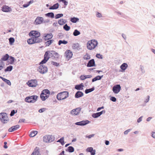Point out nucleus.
<instances>
[{"instance_id": "1", "label": "nucleus", "mask_w": 155, "mask_h": 155, "mask_svg": "<svg viewBox=\"0 0 155 155\" xmlns=\"http://www.w3.org/2000/svg\"><path fill=\"white\" fill-rule=\"evenodd\" d=\"M55 51H47L45 52L44 55V58L40 63L39 64H43L46 63L50 58V56L54 57Z\"/></svg>"}, {"instance_id": "2", "label": "nucleus", "mask_w": 155, "mask_h": 155, "mask_svg": "<svg viewBox=\"0 0 155 155\" xmlns=\"http://www.w3.org/2000/svg\"><path fill=\"white\" fill-rule=\"evenodd\" d=\"M98 44V42L97 40H91L89 41L87 44V48L90 50H92L94 49Z\"/></svg>"}, {"instance_id": "3", "label": "nucleus", "mask_w": 155, "mask_h": 155, "mask_svg": "<svg viewBox=\"0 0 155 155\" xmlns=\"http://www.w3.org/2000/svg\"><path fill=\"white\" fill-rule=\"evenodd\" d=\"M68 92L67 91H63L58 94L57 97L58 100H64L68 97Z\"/></svg>"}, {"instance_id": "4", "label": "nucleus", "mask_w": 155, "mask_h": 155, "mask_svg": "<svg viewBox=\"0 0 155 155\" xmlns=\"http://www.w3.org/2000/svg\"><path fill=\"white\" fill-rule=\"evenodd\" d=\"M0 120L4 124H6L8 121L9 120L7 114L5 113H0Z\"/></svg>"}, {"instance_id": "5", "label": "nucleus", "mask_w": 155, "mask_h": 155, "mask_svg": "<svg viewBox=\"0 0 155 155\" xmlns=\"http://www.w3.org/2000/svg\"><path fill=\"white\" fill-rule=\"evenodd\" d=\"M9 58V56L8 54H6L3 56L0 60V70H1L3 68L4 64L2 61H7Z\"/></svg>"}, {"instance_id": "6", "label": "nucleus", "mask_w": 155, "mask_h": 155, "mask_svg": "<svg viewBox=\"0 0 155 155\" xmlns=\"http://www.w3.org/2000/svg\"><path fill=\"white\" fill-rule=\"evenodd\" d=\"M27 84L30 87H35L38 85L37 81L36 79H32L28 81Z\"/></svg>"}, {"instance_id": "7", "label": "nucleus", "mask_w": 155, "mask_h": 155, "mask_svg": "<svg viewBox=\"0 0 155 155\" xmlns=\"http://www.w3.org/2000/svg\"><path fill=\"white\" fill-rule=\"evenodd\" d=\"M38 70L40 73L44 74L47 72L48 68L44 65H41L39 66Z\"/></svg>"}, {"instance_id": "8", "label": "nucleus", "mask_w": 155, "mask_h": 155, "mask_svg": "<svg viewBox=\"0 0 155 155\" xmlns=\"http://www.w3.org/2000/svg\"><path fill=\"white\" fill-rule=\"evenodd\" d=\"M81 110V108L80 107L74 109L71 111L70 114L74 116L78 115L80 113Z\"/></svg>"}, {"instance_id": "9", "label": "nucleus", "mask_w": 155, "mask_h": 155, "mask_svg": "<svg viewBox=\"0 0 155 155\" xmlns=\"http://www.w3.org/2000/svg\"><path fill=\"white\" fill-rule=\"evenodd\" d=\"M121 87L120 84L114 85L112 87V91L115 94H118L121 90Z\"/></svg>"}, {"instance_id": "10", "label": "nucleus", "mask_w": 155, "mask_h": 155, "mask_svg": "<svg viewBox=\"0 0 155 155\" xmlns=\"http://www.w3.org/2000/svg\"><path fill=\"white\" fill-rule=\"evenodd\" d=\"M90 122L87 120H82L81 121L77 122L75 123V124L77 125L83 126L88 124Z\"/></svg>"}, {"instance_id": "11", "label": "nucleus", "mask_w": 155, "mask_h": 155, "mask_svg": "<svg viewBox=\"0 0 155 155\" xmlns=\"http://www.w3.org/2000/svg\"><path fill=\"white\" fill-rule=\"evenodd\" d=\"M30 36H31L32 37H39L40 36V33L38 31H32L29 33Z\"/></svg>"}, {"instance_id": "12", "label": "nucleus", "mask_w": 155, "mask_h": 155, "mask_svg": "<svg viewBox=\"0 0 155 155\" xmlns=\"http://www.w3.org/2000/svg\"><path fill=\"white\" fill-rule=\"evenodd\" d=\"M2 10L3 12H10L12 11V9L11 8L6 5H4L2 7Z\"/></svg>"}, {"instance_id": "13", "label": "nucleus", "mask_w": 155, "mask_h": 155, "mask_svg": "<svg viewBox=\"0 0 155 155\" xmlns=\"http://www.w3.org/2000/svg\"><path fill=\"white\" fill-rule=\"evenodd\" d=\"M44 21L43 18L42 17H38L35 21V23L36 25L40 24Z\"/></svg>"}, {"instance_id": "14", "label": "nucleus", "mask_w": 155, "mask_h": 155, "mask_svg": "<svg viewBox=\"0 0 155 155\" xmlns=\"http://www.w3.org/2000/svg\"><path fill=\"white\" fill-rule=\"evenodd\" d=\"M95 66L96 65L95 64V61L94 59H93L89 60L87 65V66L88 67Z\"/></svg>"}, {"instance_id": "15", "label": "nucleus", "mask_w": 155, "mask_h": 155, "mask_svg": "<svg viewBox=\"0 0 155 155\" xmlns=\"http://www.w3.org/2000/svg\"><path fill=\"white\" fill-rule=\"evenodd\" d=\"M44 35V36L43 37V38L45 41L49 40L53 37V35L51 33L45 34Z\"/></svg>"}, {"instance_id": "16", "label": "nucleus", "mask_w": 155, "mask_h": 155, "mask_svg": "<svg viewBox=\"0 0 155 155\" xmlns=\"http://www.w3.org/2000/svg\"><path fill=\"white\" fill-rule=\"evenodd\" d=\"M20 126L19 125H17L14 126L8 129V131L9 132H12L17 130L19 128Z\"/></svg>"}, {"instance_id": "17", "label": "nucleus", "mask_w": 155, "mask_h": 155, "mask_svg": "<svg viewBox=\"0 0 155 155\" xmlns=\"http://www.w3.org/2000/svg\"><path fill=\"white\" fill-rule=\"evenodd\" d=\"M65 55L67 58H70L72 57L73 54L70 50H67L65 53Z\"/></svg>"}, {"instance_id": "18", "label": "nucleus", "mask_w": 155, "mask_h": 155, "mask_svg": "<svg viewBox=\"0 0 155 155\" xmlns=\"http://www.w3.org/2000/svg\"><path fill=\"white\" fill-rule=\"evenodd\" d=\"M83 95L84 94L82 92L78 91L76 93L74 96L75 98H78L82 97Z\"/></svg>"}, {"instance_id": "19", "label": "nucleus", "mask_w": 155, "mask_h": 155, "mask_svg": "<svg viewBox=\"0 0 155 155\" xmlns=\"http://www.w3.org/2000/svg\"><path fill=\"white\" fill-rule=\"evenodd\" d=\"M84 87L83 83H81L79 84L76 85L75 86V89L78 90H83Z\"/></svg>"}, {"instance_id": "20", "label": "nucleus", "mask_w": 155, "mask_h": 155, "mask_svg": "<svg viewBox=\"0 0 155 155\" xmlns=\"http://www.w3.org/2000/svg\"><path fill=\"white\" fill-rule=\"evenodd\" d=\"M92 77V76L90 75H81L80 77V78L81 80H83L86 78H90Z\"/></svg>"}, {"instance_id": "21", "label": "nucleus", "mask_w": 155, "mask_h": 155, "mask_svg": "<svg viewBox=\"0 0 155 155\" xmlns=\"http://www.w3.org/2000/svg\"><path fill=\"white\" fill-rule=\"evenodd\" d=\"M59 6V4L58 3H57L54 4L53 6H52L49 8V9L50 10H54V9H58Z\"/></svg>"}, {"instance_id": "22", "label": "nucleus", "mask_w": 155, "mask_h": 155, "mask_svg": "<svg viewBox=\"0 0 155 155\" xmlns=\"http://www.w3.org/2000/svg\"><path fill=\"white\" fill-rule=\"evenodd\" d=\"M25 101L27 102L31 103H34L35 101L32 100L31 96L26 97L25 99Z\"/></svg>"}, {"instance_id": "23", "label": "nucleus", "mask_w": 155, "mask_h": 155, "mask_svg": "<svg viewBox=\"0 0 155 155\" xmlns=\"http://www.w3.org/2000/svg\"><path fill=\"white\" fill-rule=\"evenodd\" d=\"M79 44L78 43H74L73 44L72 48L75 50H79Z\"/></svg>"}, {"instance_id": "24", "label": "nucleus", "mask_w": 155, "mask_h": 155, "mask_svg": "<svg viewBox=\"0 0 155 155\" xmlns=\"http://www.w3.org/2000/svg\"><path fill=\"white\" fill-rule=\"evenodd\" d=\"M47 136L48 137L49 143L52 142L54 140L55 137L54 136L52 135H47Z\"/></svg>"}, {"instance_id": "25", "label": "nucleus", "mask_w": 155, "mask_h": 155, "mask_svg": "<svg viewBox=\"0 0 155 155\" xmlns=\"http://www.w3.org/2000/svg\"><path fill=\"white\" fill-rule=\"evenodd\" d=\"M103 76V75H102L101 76L99 75L97 76L92 79V82H94L97 80H100L102 78Z\"/></svg>"}, {"instance_id": "26", "label": "nucleus", "mask_w": 155, "mask_h": 155, "mask_svg": "<svg viewBox=\"0 0 155 155\" xmlns=\"http://www.w3.org/2000/svg\"><path fill=\"white\" fill-rule=\"evenodd\" d=\"M128 67V65L126 63H123L120 67V68L123 71H125Z\"/></svg>"}, {"instance_id": "27", "label": "nucleus", "mask_w": 155, "mask_h": 155, "mask_svg": "<svg viewBox=\"0 0 155 155\" xmlns=\"http://www.w3.org/2000/svg\"><path fill=\"white\" fill-rule=\"evenodd\" d=\"M54 41V40H48L47 41L45 42V46H48L50 45Z\"/></svg>"}, {"instance_id": "28", "label": "nucleus", "mask_w": 155, "mask_h": 155, "mask_svg": "<svg viewBox=\"0 0 155 155\" xmlns=\"http://www.w3.org/2000/svg\"><path fill=\"white\" fill-rule=\"evenodd\" d=\"M45 16L50 17L51 18H53L54 17V14L52 12H48L45 14Z\"/></svg>"}, {"instance_id": "29", "label": "nucleus", "mask_w": 155, "mask_h": 155, "mask_svg": "<svg viewBox=\"0 0 155 155\" xmlns=\"http://www.w3.org/2000/svg\"><path fill=\"white\" fill-rule=\"evenodd\" d=\"M44 94H42V93H41L40 95V98L42 101L45 100L49 97V95H45L44 96Z\"/></svg>"}, {"instance_id": "30", "label": "nucleus", "mask_w": 155, "mask_h": 155, "mask_svg": "<svg viewBox=\"0 0 155 155\" xmlns=\"http://www.w3.org/2000/svg\"><path fill=\"white\" fill-rule=\"evenodd\" d=\"M42 94H44V95H49L50 94V91L48 89H45L42 91L41 92Z\"/></svg>"}, {"instance_id": "31", "label": "nucleus", "mask_w": 155, "mask_h": 155, "mask_svg": "<svg viewBox=\"0 0 155 155\" xmlns=\"http://www.w3.org/2000/svg\"><path fill=\"white\" fill-rule=\"evenodd\" d=\"M34 41V43H38L41 42L42 39H40L38 38V37H33Z\"/></svg>"}, {"instance_id": "32", "label": "nucleus", "mask_w": 155, "mask_h": 155, "mask_svg": "<svg viewBox=\"0 0 155 155\" xmlns=\"http://www.w3.org/2000/svg\"><path fill=\"white\" fill-rule=\"evenodd\" d=\"M94 87H93L91 88L87 89L85 91V93L86 94H88L94 91Z\"/></svg>"}, {"instance_id": "33", "label": "nucleus", "mask_w": 155, "mask_h": 155, "mask_svg": "<svg viewBox=\"0 0 155 155\" xmlns=\"http://www.w3.org/2000/svg\"><path fill=\"white\" fill-rule=\"evenodd\" d=\"M66 151L70 153H72L74 151V148L72 146H69L68 147L66 150Z\"/></svg>"}, {"instance_id": "34", "label": "nucleus", "mask_w": 155, "mask_h": 155, "mask_svg": "<svg viewBox=\"0 0 155 155\" xmlns=\"http://www.w3.org/2000/svg\"><path fill=\"white\" fill-rule=\"evenodd\" d=\"M79 20L78 18L75 17L71 18L70 19V21L74 23H76Z\"/></svg>"}, {"instance_id": "35", "label": "nucleus", "mask_w": 155, "mask_h": 155, "mask_svg": "<svg viewBox=\"0 0 155 155\" xmlns=\"http://www.w3.org/2000/svg\"><path fill=\"white\" fill-rule=\"evenodd\" d=\"M37 131H32L29 134V136L31 137H34L37 134Z\"/></svg>"}, {"instance_id": "36", "label": "nucleus", "mask_w": 155, "mask_h": 155, "mask_svg": "<svg viewBox=\"0 0 155 155\" xmlns=\"http://www.w3.org/2000/svg\"><path fill=\"white\" fill-rule=\"evenodd\" d=\"M80 32L76 29H75L73 32V35L75 36H77L80 35Z\"/></svg>"}, {"instance_id": "37", "label": "nucleus", "mask_w": 155, "mask_h": 155, "mask_svg": "<svg viewBox=\"0 0 155 155\" xmlns=\"http://www.w3.org/2000/svg\"><path fill=\"white\" fill-rule=\"evenodd\" d=\"M68 41L65 40H60L58 42V45H60L61 44H63L64 45H66L68 43Z\"/></svg>"}, {"instance_id": "38", "label": "nucleus", "mask_w": 155, "mask_h": 155, "mask_svg": "<svg viewBox=\"0 0 155 155\" xmlns=\"http://www.w3.org/2000/svg\"><path fill=\"white\" fill-rule=\"evenodd\" d=\"M13 68L12 66L11 65L7 67V68L5 69V72L7 71H11Z\"/></svg>"}, {"instance_id": "39", "label": "nucleus", "mask_w": 155, "mask_h": 155, "mask_svg": "<svg viewBox=\"0 0 155 155\" xmlns=\"http://www.w3.org/2000/svg\"><path fill=\"white\" fill-rule=\"evenodd\" d=\"M57 142H60L62 145H64V137H62L61 138L57 141Z\"/></svg>"}, {"instance_id": "40", "label": "nucleus", "mask_w": 155, "mask_h": 155, "mask_svg": "<svg viewBox=\"0 0 155 155\" xmlns=\"http://www.w3.org/2000/svg\"><path fill=\"white\" fill-rule=\"evenodd\" d=\"M28 43L30 45H31L34 44V41L33 38L32 37V38H30L27 40Z\"/></svg>"}, {"instance_id": "41", "label": "nucleus", "mask_w": 155, "mask_h": 155, "mask_svg": "<svg viewBox=\"0 0 155 155\" xmlns=\"http://www.w3.org/2000/svg\"><path fill=\"white\" fill-rule=\"evenodd\" d=\"M9 44L12 45L14 42L15 40L13 38L11 37L9 39Z\"/></svg>"}, {"instance_id": "42", "label": "nucleus", "mask_w": 155, "mask_h": 155, "mask_svg": "<svg viewBox=\"0 0 155 155\" xmlns=\"http://www.w3.org/2000/svg\"><path fill=\"white\" fill-rule=\"evenodd\" d=\"M91 57L90 55L87 53H86V54L83 57V59L86 60H88Z\"/></svg>"}, {"instance_id": "43", "label": "nucleus", "mask_w": 155, "mask_h": 155, "mask_svg": "<svg viewBox=\"0 0 155 155\" xmlns=\"http://www.w3.org/2000/svg\"><path fill=\"white\" fill-rule=\"evenodd\" d=\"M63 28L65 30L68 31L70 29V27L67 24H66L64 26Z\"/></svg>"}, {"instance_id": "44", "label": "nucleus", "mask_w": 155, "mask_h": 155, "mask_svg": "<svg viewBox=\"0 0 155 155\" xmlns=\"http://www.w3.org/2000/svg\"><path fill=\"white\" fill-rule=\"evenodd\" d=\"M2 80L6 83L8 85H11V83L10 81L8 80L7 79L5 78H2Z\"/></svg>"}, {"instance_id": "45", "label": "nucleus", "mask_w": 155, "mask_h": 155, "mask_svg": "<svg viewBox=\"0 0 155 155\" xmlns=\"http://www.w3.org/2000/svg\"><path fill=\"white\" fill-rule=\"evenodd\" d=\"M58 1L59 2H62L63 3L65 6L64 8H65L66 6L68 5V2L65 0H58Z\"/></svg>"}, {"instance_id": "46", "label": "nucleus", "mask_w": 155, "mask_h": 155, "mask_svg": "<svg viewBox=\"0 0 155 155\" xmlns=\"http://www.w3.org/2000/svg\"><path fill=\"white\" fill-rule=\"evenodd\" d=\"M92 116L94 118H97L98 117L100 116L98 112H97L96 113H93L92 114Z\"/></svg>"}, {"instance_id": "47", "label": "nucleus", "mask_w": 155, "mask_h": 155, "mask_svg": "<svg viewBox=\"0 0 155 155\" xmlns=\"http://www.w3.org/2000/svg\"><path fill=\"white\" fill-rule=\"evenodd\" d=\"M31 155H40L39 151L38 150H35L31 154Z\"/></svg>"}, {"instance_id": "48", "label": "nucleus", "mask_w": 155, "mask_h": 155, "mask_svg": "<svg viewBox=\"0 0 155 155\" xmlns=\"http://www.w3.org/2000/svg\"><path fill=\"white\" fill-rule=\"evenodd\" d=\"M48 139V137L47 136V135L44 136L43 137V141L45 142H49Z\"/></svg>"}, {"instance_id": "49", "label": "nucleus", "mask_w": 155, "mask_h": 155, "mask_svg": "<svg viewBox=\"0 0 155 155\" xmlns=\"http://www.w3.org/2000/svg\"><path fill=\"white\" fill-rule=\"evenodd\" d=\"M63 16V14H58L57 15H56L55 16V18L58 19L61 17H62Z\"/></svg>"}, {"instance_id": "50", "label": "nucleus", "mask_w": 155, "mask_h": 155, "mask_svg": "<svg viewBox=\"0 0 155 155\" xmlns=\"http://www.w3.org/2000/svg\"><path fill=\"white\" fill-rule=\"evenodd\" d=\"M31 97L32 99V100L35 101L34 103L37 101V99L38 97L36 95H32L31 96Z\"/></svg>"}, {"instance_id": "51", "label": "nucleus", "mask_w": 155, "mask_h": 155, "mask_svg": "<svg viewBox=\"0 0 155 155\" xmlns=\"http://www.w3.org/2000/svg\"><path fill=\"white\" fill-rule=\"evenodd\" d=\"M15 59L14 57L11 56L10 57V58L9 60L10 61V64H12L15 61Z\"/></svg>"}, {"instance_id": "52", "label": "nucleus", "mask_w": 155, "mask_h": 155, "mask_svg": "<svg viewBox=\"0 0 155 155\" xmlns=\"http://www.w3.org/2000/svg\"><path fill=\"white\" fill-rule=\"evenodd\" d=\"M58 23L60 25H63L65 23L63 19L59 20L58 21Z\"/></svg>"}, {"instance_id": "53", "label": "nucleus", "mask_w": 155, "mask_h": 155, "mask_svg": "<svg viewBox=\"0 0 155 155\" xmlns=\"http://www.w3.org/2000/svg\"><path fill=\"white\" fill-rule=\"evenodd\" d=\"M47 110V109L46 108H42L41 109H40L39 110L38 112L39 113H42L44 112L45 111V110Z\"/></svg>"}, {"instance_id": "54", "label": "nucleus", "mask_w": 155, "mask_h": 155, "mask_svg": "<svg viewBox=\"0 0 155 155\" xmlns=\"http://www.w3.org/2000/svg\"><path fill=\"white\" fill-rule=\"evenodd\" d=\"M96 56L98 58H100L101 59H102L103 58L102 55L100 54H96Z\"/></svg>"}, {"instance_id": "55", "label": "nucleus", "mask_w": 155, "mask_h": 155, "mask_svg": "<svg viewBox=\"0 0 155 155\" xmlns=\"http://www.w3.org/2000/svg\"><path fill=\"white\" fill-rule=\"evenodd\" d=\"M59 57L58 54L55 51L54 57L55 58H58Z\"/></svg>"}, {"instance_id": "56", "label": "nucleus", "mask_w": 155, "mask_h": 155, "mask_svg": "<svg viewBox=\"0 0 155 155\" xmlns=\"http://www.w3.org/2000/svg\"><path fill=\"white\" fill-rule=\"evenodd\" d=\"M51 64L53 65L56 66H58L59 65V63H58L57 62L54 61H52L51 62Z\"/></svg>"}, {"instance_id": "57", "label": "nucleus", "mask_w": 155, "mask_h": 155, "mask_svg": "<svg viewBox=\"0 0 155 155\" xmlns=\"http://www.w3.org/2000/svg\"><path fill=\"white\" fill-rule=\"evenodd\" d=\"M93 150V148L92 147H89L87 148L86 149V151L87 152H91Z\"/></svg>"}, {"instance_id": "58", "label": "nucleus", "mask_w": 155, "mask_h": 155, "mask_svg": "<svg viewBox=\"0 0 155 155\" xmlns=\"http://www.w3.org/2000/svg\"><path fill=\"white\" fill-rule=\"evenodd\" d=\"M110 100L113 102H116V99L114 97H111L110 98Z\"/></svg>"}, {"instance_id": "59", "label": "nucleus", "mask_w": 155, "mask_h": 155, "mask_svg": "<svg viewBox=\"0 0 155 155\" xmlns=\"http://www.w3.org/2000/svg\"><path fill=\"white\" fill-rule=\"evenodd\" d=\"M16 113V112L15 111V110H12L11 111V112L10 114V115L11 116H13L14 114Z\"/></svg>"}, {"instance_id": "60", "label": "nucleus", "mask_w": 155, "mask_h": 155, "mask_svg": "<svg viewBox=\"0 0 155 155\" xmlns=\"http://www.w3.org/2000/svg\"><path fill=\"white\" fill-rule=\"evenodd\" d=\"M131 129H128V130H126L124 132V134L125 135L127 134H128V133L131 131Z\"/></svg>"}, {"instance_id": "61", "label": "nucleus", "mask_w": 155, "mask_h": 155, "mask_svg": "<svg viewBox=\"0 0 155 155\" xmlns=\"http://www.w3.org/2000/svg\"><path fill=\"white\" fill-rule=\"evenodd\" d=\"M96 15L97 17L100 18L101 17H102V15L101 14L98 12H96Z\"/></svg>"}, {"instance_id": "62", "label": "nucleus", "mask_w": 155, "mask_h": 155, "mask_svg": "<svg viewBox=\"0 0 155 155\" xmlns=\"http://www.w3.org/2000/svg\"><path fill=\"white\" fill-rule=\"evenodd\" d=\"M143 117V116H141L137 120V122L138 123L140 122L142 120V118Z\"/></svg>"}, {"instance_id": "63", "label": "nucleus", "mask_w": 155, "mask_h": 155, "mask_svg": "<svg viewBox=\"0 0 155 155\" xmlns=\"http://www.w3.org/2000/svg\"><path fill=\"white\" fill-rule=\"evenodd\" d=\"M96 151L95 150H93L90 152L91 155H94L95 154Z\"/></svg>"}, {"instance_id": "64", "label": "nucleus", "mask_w": 155, "mask_h": 155, "mask_svg": "<svg viewBox=\"0 0 155 155\" xmlns=\"http://www.w3.org/2000/svg\"><path fill=\"white\" fill-rule=\"evenodd\" d=\"M94 134H91V135H88V136H86V137H87V138H91L92 137H94Z\"/></svg>"}]
</instances>
